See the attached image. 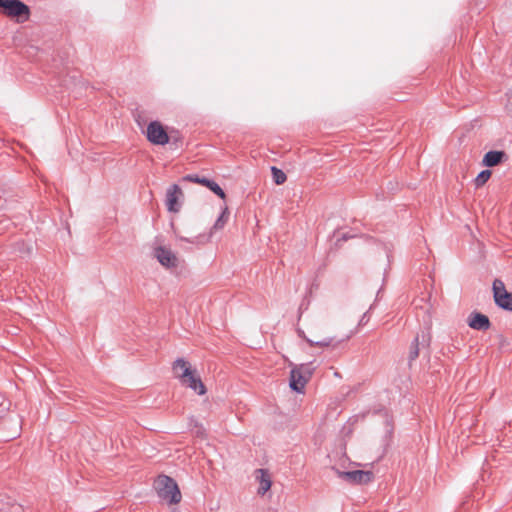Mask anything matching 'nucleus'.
Instances as JSON below:
<instances>
[{
  "instance_id": "1",
  "label": "nucleus",
  "mask_w": 512,
  "mask_h": 512,
  "mask_svg": "<svg viewBox=\"0 0 512 512\" xmlns=\"http://www.w3.org/2000/svg\"><path fill=\"white\" fill-rule=\"evenodd\" d=\"M173 372L182 385L194 390L198 395H204L206 388L200 377L193 371L187 361L178 358L173 363Z\"/></svg>"
},
{
  "instance_id": "2",
  "label": "nucleus",
  "mask_w": 512,
  "mask_h": 512,
  "mask_svg": "<svg viewBox=\"0 0 512 512\" xmlns=\"http://www.w3.org/2000/svg\"><path fill=\"white\" fill-rule=\"evenodd\" d=\"M158 497L168 504H177L181 501V492L176 481L166 475H160L154 482Z\"/></svg>"
},
{
  "instance_id": "3",
  "label": "nucleus",
  "mask_w": 512,
  "mask_h": 512,
  "mask_svg": "<svg viewBox=\"0 0 512 512\" xmlns=\"http://www.w3.org/2000/svg\"><path fill=\"white\" fill-rule=\"evenodd\" d=\"M0 8L5 15L16 17L19 22H24L29 18V7L20 0H0Z\"/></svg>"
},
{
  "instance_id": "4",
  "label": "nucleus",
  "mask_w": 512,
  "mask_h": 512,
  "mask_svg": "<svg viewBox=\"0 0 512 512\" xmlns=\"http://www.w3.org/2000/svg\"><path fill=\"white\" fill-rule=\"evenodd\" d=\"M492 289L495 304L503 310L512 311V293L506 290L504 282L495 279Z\"/></svg>"
},
{
  "instance_id": "5",
  "label": "nucleus",
  "mask_w": 512,
  "mask_h": 512,
  "mask_svg": "<svg viewBox=\"0 0 512 512\" xmlns=\"http://www.w3.org/2000/svg\"><path fill=\"white\" fill-rule=\"evenodd\" d=\"M147 139L155 145H165L169 142V136L158 121H152L147 127Z\"/></svg>"
},
{
  "instance_id": "6",
  "label": "nucleus",
  "mask_w": 512,
  "mask_h": 512,
  "mask_svg": "<svg viewBox=\"0 0 512 512\" xmlns=\"http://www.w3.org/2000/svg\"><path fill=\"white\" fill-rule=\"evenodd\" d=\"M341 478L353 484H367L373 480V473L371 471L353 470L339 472Z\"/></svg>"
},
{
  "instance_id": "7",
  "label": "nucleus",
  "mask_w": 512,
  "mask_h": 512,
  "mask_svg": "<svg viewBox=\"0 0 512 512\" xmlns=\"http://www.w3.org/2000/svg\"><path fill=\"white\" fill-rule=\"evenodd\" d=\"M183 196L181 188L177 184L171 185L166 192V206L169 212H178L181 208V204L179 202L180 198Z\"/></svg>"
},
{
  "instance_id": "8",
  "label": "nucleus",
  "mask_w": 512,
  "mask_h": 512,
  "mask_svg": "<svg viewBox=\"0 0 512 512\" xmlns=\"http://www.w3.org/2000/svg\"><path fill=\"white\" fill-rule=\"evenodd\" d=\"M154 256L159 263L166 268H174L178 265V258L170 249L159 246L154 249Z\"/></svg>"
},
{
  "instance_id": "9",
  "label": "nucleus",
  "mask_w": 512,
  "mask_h": 512,
  "mask_svg": "<svg viewBox=\"0 0 512 512\" xmlns=\"http://www.w3.org/2000/svg\"><path fill=\"white\" fill-rule=\"evenodd\" d=\"M183 181H189L194 183L202 184L204 187L210 189L213 193L219 196L221 199H225L226 195L223 189L213 180L205 177H199L198 175H186L183 177Z\"/></svg>"
},
{
  "instance_id": "10",
  "label": "nucleus",
  "mask_w": 512,
  "mask_h": 512,
  "mask_svg": "<svg viewBox=\"0 0 512 512\" xmlns=\"http://www.w3.org/2000/svg\"><path fill=\"white\" fill-rule=\"evenodd\" d=\"M468 325L470 328L478 331H486L490 328L489 318L479 312H472L468 317Z\"/></svg>"
},
{
  "instance_id": "11",
  "label": "nucleus",
  "mask_w": 512,
  "mask_h": 512,
  "mask_svg": "<svg viewBox=\"0 0 512 512\" xmlns=\"http://www.w3.org/2000/svg\"><path fill=\"white\" fill-rule=\"evenodd\" d=\"M429 334L428 333H422L421 336L417 335L413 342L411 343L410 351H409V362L416 360V358L419 356L420 347H426L429 344Z\"/></svg>"
},
{
  "instance_id": "12",
  "label": "nucleus",
  "mask_w": 512,
  "mask_h": 512,
  "mask_svg": "<svg viewBox=\"0 0 512 512\" xmlns=\"http://www.w3.org/2000/svg\"><path fill=\"white\" fill-rule=\"evenodd\" d=\"M508 156L504 151L492 150L488 151L482 160V164L486 167H494L507 160Z\"/></svg>"
},
{
  "instance_id": "13",
  "label": "nucleus",
  "mask_w": 512,
  "mask_h": 512,
  "mask_svg": "<svg viewBox=\"0 0 512 512\" xmlns=\"http://www.w3.org/2000/svg\"><path fill=\"white\" fill-rule=\"evenodd\" d=\"M308 381L306 378L295 368L290 371V388L297 392H303L305 385Z\"/></svg>"
},
{
  "instance_id": "14",
  "label": "nucleus",
  "mask_w": 512,
  "mask_h": 512,
  "mask_svg": "<svg viewBox=\"0 0 512 512\" xmlns=\"http://www.w3.org/2000/svg\"><path fill=\"white\" fill-rule=\"evenodd\" d=\"M256 479L259 481L258 494L264 495L267 491L270 490L272 485L268 471L265 469H257Z\"/></svg>"
},
{
  "instance_id": "15",
  "label": "nucleus",
  "mask_w": 512,
  "mask_h": 512,
  "mask_svg": "<svg viewBox=\"0 0 512 512\" xmlns=\"http://www.w3.org/2000/svg\"><path fill=\"white\" fill-rule=\"evenodd\" d=\"M299 335L301 337H303V339H305V341L307 343H309L310 346L327 347V346L332 345V343H333V338H331V337L324 338V339L318 340V341H313L312 339H309L306 336H304L302 331H299Z\"/></svg>"
},
{
  "instance_id": "16",
  "label": "nucleus",
  "mask_w": 512,
  "mask_h": 512,
  "mask_svg": "<svg viewBox=\"0 0 512 512\" xmlns=\"http://www.w3.org/2000/svg\"><path fill=\"white\" fill-rule=\"evenodd\" d=\"M294 368L298 370L306 378L307 381L310 379L311 375L315 370V367L313 366L312 362L300 364L298 366H295Z\"/></svg>"
},
{
  "instance_id": "17",
  "label": "nucleus",
  "mask_w": 512,
  "mask_h": 512,
  "mask_svg": "<svg viewBox=\"0 0 512 512\" xmlns=\"http://www.w3.org/2000/svg\"><path fill=\"white\" fill-rule=\"evenodd\" d=\"M271 172H272L273 181L277 185H281V184H283L286 181L287 176H286V174L281 169H278L277 167L272 166L271 167Z\"/></svg>"
},
{
  "instance_id": "18",
  "label": "nucleus",
  "mask_w": 512,
  "mask_h": 512,
  "mask_svg": "<svg viewBox=\"0 0 512 512\" xmlns=\"http://www.w3.org/2000/svg\"><path fill=\"white\" fill-rule=\"evenodd\" d=\"M491 174H492L491 171L488 169L482 170L475 178L476 187L483 186L489 180V178L491 177Z\"/></svg>"
},
{
  "instance_id": "19",
  "label": "nucleus",
  "mask_w": 512,
  "mask_h": 512,
  "mask_svg": "<svg viewBox=\"0 0 512 512\" xmlns=\"http://www.w3.org/2000/svg\"><path fill=\"white\" fill-rule=\"evenodd\" d=\"M227 218H228V212H227V209H225L220 214V216L217 218V220L215 221V223L213 225V230L222 229L224 227L225 223L227 222Z\"/></svg>"
},
{
  "instance_id": "20",
  "label": "nucleus",
  "mask_w": 512,
  "mask_h": 512,
  "mask_svg": "<svg viewBox=\"0 0 512 512\" xmlns=\"http://www.w3.org/2000/svg\"><path fill=\"white\" fill-rule=\"evenodd\" d=\"M368 312L369 311L365 312L362 315V317H361V319L359 320V323H358L359 326H364V325H366L368 323V321H369Z\"/></svg>"
},
{
  "instance_id": "21",
  "label": "nucleus",
  "mask_w": 512,
  "mask_h": 512,
  "mask_svg": "<svg viewBox=\"0 0 512 512\" xmlns=\"http://www.w3.org/2000/svg\"><path fill=\"white\" fill-rule=\"evenodd\" d=\"M180 240L188 242V243H191V244H198L199 240H200V237H194V238H191V239L185 238V237H180Z\"/></svg>"
},
{
  "instance_id": "22",
  "label": "nucleus",
  "mask_w": 512,
  "mask_h": 512,
  "mask_svg": "<svg viewBox=\"0 0 512 512\" xmlns=\"http://www.w3.org/2000/svg\"><path fill=\"white\" fill-rule=\"evenodd\" d=\"M350 238H352V236H351V235L343 234L341 239H342V240H348V239H350Z\"/></svg>"
}]
</instances>
